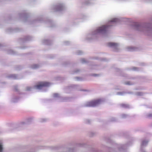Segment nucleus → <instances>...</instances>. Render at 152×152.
<instances>
[{
    "label": "nucleus",
    "mask_w": 152,
    "mask_h": 152,
    "mask_svg": "<svg viewBox=\"0 0 152 152\" xmlns=\"http://www.w3.org/2000/svg\"><path fill=\"white\" fill-rule=\"evenodd\" d=\"M137 95L139 96H141L142 95V94L140 92H138L137 93Z\"/></svg>",
    "instance_id": "f8f14e48"
},
{
    "label": "nucleus",
    "mask_w": 152,
    "mask_h": 152,
    "mask_svg": "<svg viewBox=\"0 0 152 152\" xmlns=\"http://www.w3.org/2000/svg\"><path fill=\"white\" fill-rule=\"evenodd\" d=\"M124 115H123V116H122V117H123V118H124V117H125L124 116Z\"/></svg>",
    "instance_id": "2eb2a0df"
},
{
    "label": "nucleus",
    "mask_w": 152,
    "mask_h": 152,
    "mask_svg": "<svg viewBox=\"0 0 152 152\" xmlns=\"http://www.w3.org/2000/svg\"><path fill=\"white\" fill-rule=\"evenodd\" d=\"M31 88L30 87H28L27 88V89L28 91H29L31 90Z\"/></svg>",
    "instance_id": "ddd939ff"
},
{
    "label": "nucleus",
    "mask_w": 152,
    "mask_h": 152,
    "mask_svg": "<svg viewBox=\"0 0 152 152\" xmlns=\"http://www.w3.org/2000/svg\"><path fill=\"white\" fill-rule=\"evenodd\" d=\"M59 96V95L58 94H53V96L54 97H57Z\"/></svg>",
    "instance_id": "9b49d317"
},
{
    "label": "nucleus",
    "mask_w": 152,
    "mask_h": 152,
    "mask_svg": "<svg viewBox=\"0 0 152 152\" xmlns=\"http://www.w3.org/2000/svg\"><path fill=\"white\" fill-rule=\"evenodd\" d=\"M108 45L109 47L115 48L118 47V44L115 43L110 42L108 43Z\"/></svg>",
    "instance_id": "20e7f679"
},
{
    "label": "nucleus",
    "mask_w": 152,
    "mask_h": 152,
    "mask_svg": "<svg viewBox=\"0 0 152 152\" xmlns=\"http://www.w3.org/2000/svg\"><path fill=\"white\" fill-rule=\"evenodd\" d=\"M56 11H58L62 10L63 9V6L62 5L60 4L56 7Z\"/></svg>",
    "instance_id": "39448f33"
},
{
    "label": "nucleus",
    "mask_w": 152,
    "mask_h": 152,
    "mask_svg": "<svg viewBox=\"0 0 152 152\" xmlns=\"http://www.w3.org/2000/svg\"><path fill=\"white\" fill-rule=\"evenodd\" d=\"M119 20L118 18H113L109 21L108 25L107 26L103 25L98 27L92 32L91 34H89L88 35V36L94 37L105 33L110 26L112 25H110V24H113L114 23L117 22H118Z\"/></svg>",
    "instance_id": "f257e3e1"
},
{
    "label": "nucleus",
    "mask_w": 152,
    "mask_h": 152,
    "mask_svg": "<svg viewBox=\"0 0 152 152\" xmlns=\"http://www.w3.org/2000/svg\"><path fill=\"white\" fill-rule=\"evenodd\" d=\"M38 67V65H36V64H35V65H34L32 66V68L33 69H36V68Z\"/></svg>",
    "instance_id": "9d476101"
},
{
    "label": "nucleus",
    "mask_w": 152,
    "mask_h": 152,
    "mask_svg": "<svg viewBox=\"0 0 152 152\" xmlns=\"http://www.w3.org/2000/svg\"><path fill=\"white\" fill-rule=\"evenodd\" d=\"M148 142V141L147 140H145L143 141L142 142V145L145 146L147 144Z\"/></svg>",
    "instance_id": "0eeeda50"
},
{
    "label": "nucleus",
    "mask_w": 152,
    "mask_h": 152,
    "mask_svg": "<svg viewBox=\"0 0 152 152\" xmlns=\"http://www.w3.org/2000/svg\"><path fill=\"white\" fill-rule=\"evenodd\" d=\"M121 105L124 107L127 108L129 107V105L127 104H122Z\"/></svg>",
    "instance_id": "1a4fd4ad"
},
{
    "label": "nucleus",
    "mask_w": 152,
    "mask_h": 152,
    "mask_svg": "<svg viewBox=\"0 0 152 152\" xmlns=\"http://www.w3.org/2000/svg\"><path fill=\"white\" fill-rule=\"evenodd\" d=\"M101 102L100 99L92 101L86 102L85 106L86 107H93L97 106Z\"/></svg>",
    "instance_id": "f03ea898"
},
{
    "label": "nucleus",
    "mask_w": 152,
    "mask_h": 152,
    "mask_svg": "<svg viewBox=\"0 0 152 152\" xmlns=\"http://www.w3.org/2000/svg\"><path fill=\"white\" fill-rule=\"evenodd\" d=\"M118 95H121V93H118Z\"/></svg>",
    "instance_id": "4468645a"
},
{
    "label": "nucleus",
    "mask_w": 152,
    "mask_h": 152,
    "mask_svg": "<svg viewBox=\"0 0 152 152\" xmlns=\"http://www.w3.org/2000/svg\"><path fill=\"white\" fill-rule=\"evenodd\" d=\"M50 85V83L47 82H43L40 83L38 85L35 86L34 88L36 89L40 90L45 87L49 86Z\"/></svg>",
    "instance_id": "7ed1b4c3"
},
{
    "label": "nucleus",
    "mask_w": 152,
    "mask_h": 152,
    "mask_svg": "<svg viewBox=\"0 0 152 152\" xmlns=\"http://www.w3.org/2000/svg\"><path fill=\"white\" fill-rule=\"evenodd\" d=\"M128 50L129 51H132L134 50V48L132 47H130L128 48Z\"/></svg>",
    "instance_id": "6e6552de"
},
{
    "label": "nucleus",
    "mask_w": 152,
    "mask_h": 152,
    "mask_svg": "<svg viewBox=\"0 0 152 152\" xmlns=\"http://www.w3.org/2000/svg\"><path fill=\"white\" fill-rule=\"evenodd\" d=\"M3 149V143L2 141H0V152H2Z\"/></svg>",
    "instance_id": "423d86ee"
}]
</instances>
